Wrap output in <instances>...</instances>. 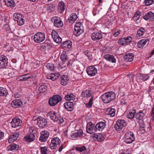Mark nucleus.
<instances>
[{
    "label": "nucleus",
    "instance_id": "obj_41",
    "mask_svg": "<svg viewBox=\"0 0 154 154\" xmlns=\"http://www.w3.org/2000/svg\"><path fill=\"white\" fill-rule=\"evenodd\" d=\"M116 110L114 109H108L107 114L109 115L111 117L114 116L115 115Z\"/></svg>",
    "mask_w": 154,
    "mask_h": 154
},
{
    "label": "nucleus",
    "instance_id": "obj_36",
    "mask_svg": "<svg viewBox=\"0 0 154 154\" xmlns=\"http://www.w3.org/2000/svg\"><path fill=\"white\" fill-rule=\"evenodd\" d=\"M8 94V91L6 88L0 87V96L6 97Z\"/></svg>",
    "mask_w": 154,
    "mask_h": 154
},
{
    "label": "nucleus",
    "instance_id": "obj_18",
    "mask_svg": "<svg viewBox=\"0 0 154 154\" xmlns=\"http://www.w3.org/2000/svg\"><path fill=\"white\" fill-rule=\"evenodd\" d=\"M103 35L102 33L98 32H94L91 35L92 39L93 41L99 40L102 38Z\"/></svg>",
    "mask_w": 154,
    "mask_h": 154
},
{
    "label": "nucleus",
    "instance_id": "obj_17",
    "mask_svg": "<svg viewBox=\"0 0 154 154\" xmlns=\"http://www.w3.org/2000/svg\"><path fill=\"white\" fill-rule=\"evenodd\" d=\"M22 123V120L17 117L13 118L11 122L12 127L14 128H16L17 127L20 126Z\"/></svg>",
    "mask_w": 154,
    "mask_h": 154
},
{
    "label": "nucleus",
    "instance_id": "obj_54",
    "mask_svg": "<svg viewBox=\"0 0 154 154\" xmlns=\"http://www.w3.org/2000/svg\"><path fill=\"white\" fill-rule=\"evenodd\" d=\"M76 150L79 151L80 152H82L83 151L85 150L86 149V148L84 146L80 147H76L75 148Z\"/></svg>",
    "mask_w": 154,
    "mask_h": 154
},
{
    "label": "nucleus",
    "instance_id": "obj_55",
    "mask_svg": "<svg viewBox=\"0 0 154 154\" xmlns=\"http://www.w3.org/2000/svg\"><path fill=\"white\" fill-rule=\"evenodd\" d=\"M138 45L139 48H141L145 44L143 42V41H142V39L140 40L138 43Z\"/></svg>",
    "mask_w": 154,
    "mask_h": 154
},
{
    "label": "nucleus",
    "instance_id": "obj_3",
    "mask_svg": "<svg viewBox=\"0 0 154 154\" xmlns=\"http://www.w3.org/2000/svg\"><path fill=\"white\" fill-rule=\"evenodd\" d=\"M84 32V28L82 24L80 22L76 23L74 27V33L77 36H79Z\"/></svg>",
    "mask_w": 154,
    "mask_h": 154
},
{
    "label": "nucleus",
    "instance_id": "obj_29",
    "mask_svg": "<svg viewBox=\"0 0 154 154\" xmlns=\"http://www.w3.org/2000/svg\"><path fill=\"white\" fill-rule=\"evenodd\" d=\"M96 126L97 131H102L105 127L106 124L103 122H100L97 123Z\"/></svg>",
    "mask_w": 154,
    "mask_h": 154
},
{
    "label": "nucleus",
    "instance_id": "obj_45",
    "mask_svg": "<svg viewBox=\"0 0 154 154\" xmlns=\"http://www.w3.org/2000/svg\"><path fill=\"white\" fill-rule=\"evenodd\" d=\"M84 54L88 57L90 60H91L93 59L92 54L93 53L90 51L88 50H87L84 52Z\"/></svg>",
    "mask_w": 154,
    "mask_h": 154
},
{
    "label": "nucleus",
    "instance_id": "obj_21",
    "mask_svg": "<svg viewBox=\"0 0 154 154\" xmlns=\"http://www.w3.org/2000/svg\"><path fill=\"white\" fill-rule=\"evenodd\" d=\"M64 107L68 111H72L74 108V104L72 102L68 101L64 103Z\"/></svg>",
    "mask_w": 154,
    "mask_h": 154
},
{
    "label": "nucleus",
    "instance_id": "obj_1",
    "mask_svg": "<svg viewBox=\"0 0 154 154\" xmlns=\"http://www.w3.org/2000/svg\"><path fill=\"white\" fill-rule=\"evenodd\" d=\"M102 101L105 103H108L116 98V94L112 91L105 93L101 96Z\"/></svg>",
    "mask_w": 154,
    "mask_h": 154
},
{
    "label": "nucleus",
    "instance_id": "obj_50",
    "mask_svg": "<svg viewBox=\"0 0 154 154\" xmlns=\"http://www.w3.org/2000/svg\"><path fill=\"white\" fill-rule=\"evenodd\" d=\"M149 77V76L147 74H141L140 78L143 81H145L148 80Z\"/></svg>",
    "mask_w": 154,
    "mask_h": 154
},
{
    "label": "nucleus",
    "instance_id": "obj_6",
    "mask_svg": "<svg viewBox=\"0 0 154 154\" xmlns=\"http://www.w3.org/2000/svg\"><path fill=\"white\" fill-rule=\"evenodd\" d=\"M52 22L55 27L59 28L63 25V23L61 19L57 16L53 17L51 18Z\"/></svg>",
    "mask_w": 154,
    "mask_h": 154
},
{
    "label": "nucleus",
    "instance_id": "obj_15",
    "mask_svg": "<svg viewBox=\"0 0 154 154\" xmlns=\"http://www.w3.org/2000/svg\"><path fill=\"white\" fill-rule=\"evenodd\" d=\"M86 70L88 75L91 76H94L97 73V69L92 66H88Z\"/></svg>",
    "mask_w": 154,
    "mask_h": 154
},
{
    "label": "nucleus",
    "instance_id": "obj_24",
    "mask_svg": "<svg viewBox=\"0 0 154 154\" xmlns=\"http://www.w3.org/2000/svg\"><path fill=\"white\" fill-rule=\"evenodd\" d=\"M49 116L51 119L54 121H57L58 120V117L57 116V113L54 111H51L47 114Z\"/></svg>",
    "mask_w": 154,
    "mask_h": 154
},
{
    "label": "nucleus",
    "instance_id": "obj_38",
    "mask_svg": "<svg viewBox=\"0 0 154 154\" xmlns=\"http://www.w3.org/2000/svg\"><path fill=\"white\" fill-rule=\"evenodd\" d=\"M94 137L96 138L97 140L99 142L103 141L106 137V136L104 134H96Z\"/></svg>",
    "mask_w": 154,
    "mask_h": 154
},
{
    "label": "nucleus",
    "instance_id": "obj_30",
    "mask_svg": "<svg viewBox=\"0 0 154 154\" xmlns=\"http://www.w3.org/2000/svg\"><path fill=\"white\" fill-rule=\"evenodd\" d=\"M19 146V145L16 144L12 143L8 146L7 148V150L13 151L15 149L18 150Z\"/></svg>",
    "mask_w": 154,
    "mask_h": 154
},
{
    "label": "nucleus",
    "instance_id": "obj_13",
    "mask_svg": "<svg viewBox=\"0 0 154 154\" xmlns=\"http://www.w3.org/2000/svg\"><path fill=\"white\" fill-rule=\"evenodd\" d=\"M72 44L71 41L69 40L62 43L61 45L64 50L66 51H68L71 49Z\"/></svg>",
    "mask_w": 154,
    "mask_h": 154
},
{
    "label": "nucleus",
    "instance_id": "obj_12",
    "mask_svg": "<svg viewBox=\"0 0 154 154\" xmlns=\"http://www.w3.org/2000/svg\"><path fill=\"white\" fill-rule=\"evenodd\" d=\"M51 35L55 42L57 43H60L61 42V38L59 36L58 33L55 30H52Z\"/></svg>",
    "mask_w": 154,
    "mask_h": 154
},
{
    "label": "nucleus",
    "instance_id": "obj_61",
    "mask_svg": "<svg viewBox=\"0 0 154 154\" xmlns=\"http://www.w3.org/2000/svg\"><path fill=\"white\" fill-rule=\"evenodd\" d=\"M40 117L35 116L33 117L32 119L34 121H36L37 123L38 121V119H40Z\"/></svg>",
    "mask_w": 154,
    "mask_h": 154
},
{
    "label": "nucleus",
    "instance_id": "obj_63",
    "mask_svg": "<svg viewBox=\"0 0 154 154\" xmlns=\"http://www.w3.org/2000/svg\"><path fill=\"white\" fill-rule=\"evenodd\" d=\"M58 120L59 121V123L62 124L64 122V120L62 117H60L59 119L58 118Z\"/></svg>",
    "mask_w": 154,
    "mask_h": 154
},
{
    "label": "nucleus",
    "instance_id": "obj_49",
    "mask_svg": "<svg viewBox=\"0 0 154 154\" xmlns=\"http://www.w3.org/2000/svg\"><path fill=\"white\" fill-rule=\"evenodd\" d=\"M94 98L93 96L91 97V98L90 99L88 103L85 104L86 107L87 108H90L91 107L93 104V100Z\"/></svg>",
    "mask_w": 154,
    "mask_h": 154
},
{
    "label": "nucleus",
    "instance_id": "obj_48",
    "mask_svg": "<svg viewBox=\"0 0 154 154\" xmlns=\"http://www.w3.org/2000/svg\"><path fill=\"white\" fill-rule=\"evenodd\" d=\"M60 58L63 62L66 61L68 57L65 52H62L60 56Z\"/></svg>",
    "mask_w": 154,
    "mask_h": 154
},
{
    "label": "nucleus",
    "instance_id": "obj_28",
    "mask_svg": "<svg viewBox=\"0 0 154 154\" xmlns=\"http://www.w3.org/2000/svg\"><path fill=\"white\" fill-rule=\"evenodd\" d=\"M125 60L127 62L132 61L134 57V55L133 54L131 53H129L127 54L124 57Z\"/></svg>",
    "mask_w": 154,
    "mask_h": 154
},
{
    "label": "nucleus",
    "instance_id": "obj_5",
    "mask_svg": "<svg viewBox=\"0 0 154 154\" xmlns=\"http://www.w3.org/2000/svg\"><path fill=\"white\" fill-rule=\"evenodd\" d=\"M62 99V97L59 95H55L51 98H49L48 103L51 106H54L56 105L57 103L60 101Z\"/></svg>",
    "mask_w": 154,
    "mask_h": 154
},
{
    "label": "nucleus",
    "instance_id": "obj_44",
    "mask_svg": "<svg viewBox=\"0 0 154 154\" xmlns=\"http://www.w3.org/2000/svg\"><path fill=\"white\" fill-rule=\"evenodd\" d=\"M47 89V87L46 85H41L38 88V90L39 93H43L45 92Z\"/></svg>",
    "mask_w": 154,
    "mask_h": 154
},
{
    "label": "nucleus",
    "instance_id": "obj_43",
    "mask_svg": "<svg viewBox=\"0 0 154 154\" xmlns=\"http://www.w3.org/2000/svg\"><path fill=\"white\" fill-rule=\"evenodd\" d=\"M154 0H145L143 3L144 6H149L153 4Z\"/></svg>",
    "mask_w": 154,
    "mask_h": 154
},
{
    "label": "nucleus",
    "instance_id": "obj_14",
    "mask_svg": "<svg viewBox=\"0 0 154 154\" xmlns=\"http://www.w3.org/2000/svg\"><path fill=\"white\" fill-rule=\"evenodd\" d=\"M39 140L41 142H45L49 136V133L47 131H42L41 132Z\"/></svg>",
    "mask_w": 154,
    "mask_h": 154
},
{
    "label": "nucleus",
    "instance_id": "obj_57",
    "mask_svg": "<svg viewBox=\"0 0 154 154\" xmlns=\"http://www.w3.org/2000/svg\"><path fill=\"white\" fill-rule=\"evenodd\" d=\"M12 71V69L11 68L6 69L5 71V73L6 75L8 74L10 75V74H11V71Z\"/></svg>",
    "mask_w": 154,
    "mask_h": 154
},
{
    "label": "nucleus",
    "instance_id": "obj_26",
    "mask_svg": "<svg viewBox=\"0 0 154 154\" xmlns=\"http://www.w3.org/2000/svg\"><path fill=\"white\" fill-rule=\"evenodd\" d=\"M103 57L106 60L112 63H115L116 59L112 55L109 54L105 55Z\"/></svg>",
    "mask_w": 154,
    "mask_h": 154
},
{
    "label": "nucleus",
    "instance_id": "obj_40",
    "mask_svg": "<svg viewBox=\"0 0 154 154\" xmlns=\"http://www.w3.org/2000/svg\"><path fill=\"white\" fill-rule=\"evenodd\" d=\"M68 77L66 75H63L60 78L61 83L63 85H65L67 83Z\"/></svg>",
    "mask_w": 154,
    "mask_h": 154
},
{
    "label": "nucleus",
    "instance_id": "obj_19",
    "mask_svg": "<svg viewBox=\"0 0 154 154\" xmlns=\"http://www.w3.org/2000/svg\"><path fill=\"white\" fill-rule=\"evenodd\" d=\"M37 124L40 128H43L47 125V121L45 118L40 117Z\"/></svg>",
    "mask_w": 154,
    "mask_h": 154
},
{
    "label": "nucleus",
    "instance_id": "obj_2",
    "mask_svg": "<svg viewBox=\"0 0 154 154\" xmlns=\"http://www.w3.org/2000/svg\"><path fill=\"white\" fill-rule=\"evenodd\" d=\"M135 139L134 134L131 131L127 132L123 138L124 141L127 144L131 143Z\"/></svg>",
    "mask_w": 154,
    "mask_h": 154
},
{
    "label": "nucleus",
    "instance_id": "obj_4",
    "mask_svg": "<svg viewBox=\"0 0 154 154\" xmlns=\"http://www.w3.org/2000/svg\"><path fill=\"white\" fill-rule=\"evenodd\" d=\"M45 38V34L44 32H38L34 35L33 39L35 42L39 43L43 42Z\"/></svg>",
    "mask_w": 154,
    "mask_h": 154
},
{
    "label": "nucleus",
    "instance_id": "obj_51",
    "mask_svg": "<svg viewBox=\"0 0 154 154\" xmlns=\"http://www.w3.org/2000/svg\"><path fill=\"white\" fill-rule=\"evenodd\" d=\"M40 149L41 150L42 154H47V149L46 146H41L40 147Z\"/></svg>",
    "mask_w": 154,
    "mask_h": 154
},
{
    "label": "nucleus",
    "instance_id": "obj_7",
    "mask_svg": "<svg viewBox=\"0 0 154 154\" xmlns=\"http://www.w3.org/2000/svg\"><path fill=\"white\" fill-rule=\"evenodd\" d=\"M23 16L20 14L15 13L14 15V18L15 21H17L18 24L21 26L24 23L25 20L23 19Z\"/></svg>",
    "mask_w": 154,
    "mask_h": 154
},
{
    "label": "nucleus",
    "instance_id": "obj_33",
    "mask_svg": "<svg viewBox=\"0 0 154 154\" xmlns=\"http://www.w3.org/2000/svg\"><path fill=\"white\" fill-rule=\"evenodd\" d=\"M81 96L84 97H89L92 96L91 94V91L89 90H85L82 91L81 93Z\"/></svg>",
    "mask_w": 154,
    "mask_h": 154
},
{
    "label": "nucleus",
    "instance_id": "obj_27",
    "mask_svg": "<svg viewBox=\"0 0 154 154\" xmlns=\"http://www.w3.org/2000/svg\"><path fill=\"white\" fill-rule=\"evenodd\" d=\"M24 139L28 142H31L35 139V136L34 134L31 133L25 136Z\"/></svg>",
    "mask_w": 154,
    "mask_h": 154
},
{
    "label": "nucleus",
    "instance_id": "obj_16",
    "mask_svg": "<svg viewBox=\"0 0 154 154\" xmlns=\"http://www.w3.org/2000/svg\"><path fill=\"white\" fill-rule=\"evenodd\" d=\"M143 18L147 21H152L154 20V13L151 11H149L143 15Z\"/></svg>",
    "mask_w": 154,
    "mask_h": 154
},
{
    "label": "nucleus",
    "instance_id": "obj_39",
    "mask_svg": "<svg viewBox=\"0 0 154 154\" xmlns=\"http://www.w3.org/2000/svg\"><path fill=\"white\" fill-rule=\"evenodd\" d=\"M56 5L54 4H48L46 5L47 10L49 12H51L54 10Z\"/></svg>",
    "mask_w": 154,
    "mask_h": 154
},
{
    "label": "nucleus",
    "instance_id": "obj_11",
    "mask_svg": "<svg viewBox=\"0 0 154 154\" xmlns=\"http://www.w3.org/2000/svg\"><path fill=\"white\" fill-rule=\"evenodd\" d=\"M60 140L58 137H54L51 140L50 147L51 149H55L57 147V145H60Z\"/></svg>",
    "mask_w": 154,
    "mask_h": 154
},
{
    "label": "nucleus",
    "instance_id": "obj_37",
    "mask_svg": "<svg viewBox=\"0 0 154 154\" xmlns=\"http://www.w3.org/2000/svg\"><path fill=\"white\" fill-rule=\"evenodd\" d=\"M145 114L142 111L137 113L136 116V118L138 120H143L145 118Z\"/></svg>",
    "mask_w": 154,
    "mask_h": 154
},
{
    "label": "nucleus",
    "instance_id": "obj_56",
    "mask_svg": "<svg viewBox=\"0 0 154 154\" xmlns=\"http://www.w3.org/2000/svg\"><path fill=\"white\" fill-rule=\"evenodd\" d=\"M125 38H121L119 39L118 41L119 44L121 45H125Z\"/></svg>",
    "mask_w": 154,
    "mask_h": 154
},
{
    "label": "nucleus",
    "instance_id": "obj_9",
    "mask_svg": "<svg viewBox=\"0 0 154 154\" xmlns=\"http://www.w3.org/2000/svg\"><path fill=\"white\" fill-rule=\"evenodd\" d=\"M126 125L127 123L124 120L119 119L116 122V123L114 126V128L117 131H120Z\"/></svg>",
    "mask_w": 154,
    "mask_h": 154
},
{
    "label": "nucleus",
    "instance_id": "obj_35",
    "mask_svg": "<svg viewBox=\"0 0 154 154\" xmlns=\"http://www.w3.org/2000/svg\"><path fill=\"white\" fill-rule=\"evenodd\" d=\"M146 32V30L143 27L140 28L137 32V37L138 38L143 35Z\"/></svg>",
    "mask_w": 154,
    "mask_h": 154
},
{
    "label": "nucleus",
    "instance_id": "obj_20",
    "mask_svg": "<svg viewBox=\"0 0 154 154\" xmlns=\"http://www.w3.org/2000/svg\"><path fill=\"white\" fill-rule=\"evenodd\" d=\"M11 105L14 108L19 107L22 106V102L20 99H16L12 101Z\"/></svg>",
    "mask_w": 154,
    "mask_h": 154
},
{
    "label": "nucleus",
    "instance_id": "obj_22",
    "mask_svg": "<svg viewBox=\"0 0 154 154\" xmlns=\"http://www.w3.org/2000/svg\"><path fill=\"white\" fill-rule=\"evenodd\" d=\"M32 79V77L28 74H25L18 77L17 80L19 81H26L27 80L30 81Z\"/></svg>",
    "mask_w": 154,
    "mask_h": 154
},
{
    "label": "nucleus",
    "instance_id": "obj_8",
    "mask_svg": "<svg viewBox=\"0 0 154 154\" xmlns=\"http://www.w3.org/2000/svg\"><path fill=\"white\" fill-rule=\"evenodd\" d=\"M86 129L87 132L90 134L96 133V132L97 131L96 126L93 124L92 122H91L88 123Z\"/></svg>",
    "mask_w": 154,
    "mask_h": 154
},
{
    "label": "nucleus",
    "instance_id": "obj_60",
    "mask_svg": "<svg viewBox=\"0 0 154 154\" xmlns=\"http://www.w3.org/2000/svg\"><path fill=\"white\" fill-rule=\"evenodd\" d=\"M47 78L48 79H50L52 81H54L56 79L55 76L54 77L51 75H47Z\"/></svg>",
    "mask_w": 154,
    "mask_h": 154
},
{
    "label": "nucleus",
    "instance_id": "obj_53",
    "mask_svg": "<svg viewBox=\"0 0 154 154\" xmlns=\"http://www.w3.org/2000/svg\"><path fill=\"white\" fill-rule=\"evenodd\" d=\"M125 45H128L129 43L131 42L132 38L131 36H129L128 37H125Z\"/></svg>",
    "mask_w": 154,
    "mask_h": 154
},
{
    "label": "nucleus",
    "instance_id": "obj_25",
    "mask_svg": "<svg viewBox=\"0 0 154 154\" xmlns=\"http://www.w3.org/2000/svg\"><path fill=\"white\" fill-rule=\"evenodd\" d=\"M19 135V132H15L14 134L11 135L8 140V142L11 143L17 139Z\"/></svg>",
    "mask_w": 154,
    "mask_h": 154
},
{
    "label": "nucleus",
    "instance_id": "obj_42",
    "mask_svg": "<svg viewBox=\"0 0 154 154\" xmlns=\"http://www.w3.org/2000/svg\"><path fill=\"white\" fill-rule=\"evenodd\" d=\"M140 12L139 11H136L134 14L133 18V20L134 21H136L140 19Z\"/></svg>",
    "mask_w": 154,
    "mask_h": 154
},
{
    "label": "nucleus",
    "instance_id": "obj_34",
    "mask_svg": "<svg viewBox=\"0 0 154 154\" xmlns=\"http://www.w3.org/2000/svg\"><path fill=\"white\" fill-rule=\"evenodd\" d=\"M136 112V110L133 108L130 110L129 112H127V117L129 119H132L134 116V114Z\"/></svg>",
    "mask_w": 154,
    "mask_h": 154
},
{
    "label": "nucleus",
    "instance_id": "obj_32",
    "mask_svg": "<svg viewBox=\"0 0 154 154\" xmlns=\"http://www.w3.org/2000/svg\"><path fill=\"white\" fill-rule=\"evenodd\" d=\"M77 18V16L76 14L73 13L70 14V17L68 19V20L70 23H73L76 21Z\"/></svg>",
    "mask_w": 154,
    "mask_h": 154
},
{
    "label": "nucleus",
    "instance_id": "obj_23",
    "mask_svg": "<svg viewBox=\"0 0 154 154\" xmlns=\"http://www.w3.org/2000/svg\"><path fill=\"white\" fill-rule=\"evenodd\" d=\"M66 8V6L64 2L62 1H60L58 4V12L62 14Z\"/></svg>",
    "mask_w": 154,
    "mask_h": 154
},
{
    "label": "nucleus",
    "instance_id": "obj_31",
    "mask_svg": "<svg viewBox=\"0 0 154 154\" xmlns=\"http://www.w3.org/2000/svg\"><path fill=\"white\" fill-rule=\"evenodd\" d=\"M83 131L80 130L78 131L77 132L72 134L71 135V137L72 138L77 137H80L83 135Z\"/></svg>",
    "mask_w": 154,
    "mask_h": 154
},
{
    "label": "nucleus",
    "instance_id": "obj_10",
    "mask_svg": "<svg viewBox=\"0 0 154 154\" xmlns=\"http://www.w3.org/2000/svg\"><path fill=\"white\" fill-rule=\"evenodd\" d=\"M8 59L4 55L0 56V69L5 68L8 66Z\"/></svg>",
    "mask_w": 154,
    "mask_h": 154
},
{
    "label": "nucleus",
    "instance_id": "obj_46",
    "mask_svg": "<svg viewBox=\"0 0 154 154\" xmlns=\"http://www.w3.org/2000/svg\"><path fill=\"white\" fill-rule=\"evenodd\" d=\"M6 5L8 7H14L15 6V3L14 0L12 1H6V2H5Z\"/></svg>",
    "mask_w": 154,
    "mask_h": 154
},
{
    "label": "nucleus",
    "instance_id": "obj_62",
    "mask_svg": "<svg viewBox=\"0 0 154 154\" xmlns=\"http://www.w3.org/2000/svg\"><path fill=\"white\" fill-rule=\"evenodd\" d=\"M4 133L0 130V140L2 139L4 137Z\"/></svg>",
    "mask_w": 154,
    "mask_h": 154
},
{
    "label": "nucleus",
    "instance_id": "obj_64",
    "mask_svg": "<svg viewBox=\"0 0 154 154\" xmlns=\"http://www.w3.org/2000/svg\"><path fill=\"white\" fill-rule=\"evenodd\" d=\"M151 117L152 119L154 120V107H153L152 108V113H151Z\"/></svg>",
    "mask_w": 154,
    "mask_h": 154
},
{
    "label": "nucleus",
    "instance_id": "obj_59",
    "mask_svg": "<svg viewBox=\"0 0 154 154\" xmlns=\"http://www.w3.org/2000/svg\"><path fill=\"white\" fill-rule=\"evenodd\" d=\"M65 147V146L64 143L62 144L59 148L58 151L59 152H61L62 151V149Z\"/></svg>",
    "mask_w": 154,
    "mask_h": 154
},
{
    "label": "nucleus",
    "instance_id": "obj_58",
    "mask_svg": "<svg viewBox=\"0 0 154 154\" xmlns=\"http://www.w3.org/2000/svg\"><path fill=\"white\" fill-rule=\"evenodd\" d=\"M120 33V30L119 29H117L115 30V32L113 34V36L115 37H117Z\"/></svg>",
    "mask_w": 154,
    "mask_h": 154
},
{
    "label": "nucleus",
    "instance_id": "obj_47",
    "mask_svg": "<svg viewBox=\"0 0 154 154\" xmlns=\"http://www.w3.org/2000/svg\"><path fill=\"white\" fill-rule=\"evenodd\" d=\"M64 98L65 100L68 101L73 100L74 99V95L72 94L69 93L65 95Z\"/></svg>",
    "mask_w": 154,
    "mask_h": 154
},
{
    "label": "nucleus",
    "instance_id": "obj_52",
    "mask_svg": "<svg viewBox=\"0 0 154 154\" xmlns=\"http://www.w3.org/2000/svg\"><path fill=\"white\" fill-rule=\"evenodd\" d=\"M46 66L48 69L50 70L51 71H52L54 70V65L52 63H48L46 65Z\"/></svg>",
    "mask_w": 154,
    "mask_h": 154
}]
</instances>
